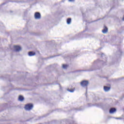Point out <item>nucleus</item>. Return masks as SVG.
<instances>
[{
  "mask_svg": "<svg viewBox=\"0 0 124 124\" xmlns=\"http://www.w3.org/2000/svg\"><path fill=\"white\" fill-rule=\"evenodd\" d=\"M33 107V105L31 104H28L25 107V109L27 111H30V110H31L32 108Z\"/></svg>",
  "mask_w": 124,
  "mask_h": 124,
  "instance_id": "f257e3e1",
  "label": "nucleus"
},
{
  "mask_svg": "<svg viewBox=\"0 0 124 124\" xmlns=\"http://www.w3.org/2000/svg\"><path fill=\"white\" fill-rule=\"evenodd\" d=\"M80 84L82 87H87L89 85V81L87 80H83L81 82Z\"/></svg>",
  "mask_w": 124,
  "mask_h": 124,
  "instance_id": "f03ea898",
  "label": "nucleus"
},
{
  "mask_svg": "<svg viewBox=\"0 0 124 124\" xmlns=\"http://www.w3.org/2000/svg\"><path fill=\"white\" fill-rule=\"evenodd\" d=\"M34 18L36 20L41 19V15L38 12H36L34 14Z\"/></svg>",
  "mask_w": 124,
  "mask_h": 124,
  "instance_id": "7ed1b4c3",
  "label": "nucleus"
},
{
  "mask_svg": "<svg viewBox=\"0 0 124 124\" xmlns=\"http://www.w3.org/2000/svg\"><path fill=\"white\" fill-rule=\"evenodd\" d=\"M14 48L16 52H19V51H21V47L18 46H14Z\"/></svg>",
  "mask_w": 124,
  "mask_h": 124,
  "instance_id": "20e7f679",
  "label": "nucleus"
},
{
  "mask_svg": "<svg viewBox=\"0 0 124 124\" xmlns=\"http://www.w3.org/2000/svg\"><path fill=\"white\" fill-rule=\"evenodd\" d=\"M115 111H116V109L115 108H111L109 109V113L113 114V113H115Z\"/></svg>",
  "mask_w": 124,
  "mask_h": 124,
  "instance_id": "39448f33",
  "label": "nucleus"
},
{
  "mask_svg": "<svg viewBox=\"0 0 124 124\" xmlns=\"http://www.w3.org/2000/svg\"><path fill=\"white\" fill-rule=\"evenodd\" d=\"M108 32V28L106 26L104 27V30H102L103 33H106Z\"/></svg>",
  "mask_w": 124,
  "mask_h": 124,
  "instance_id": "423d86ee",
  "label": "nucleus"
},
{
  "mask_svg": "<svg viewBox=\"0 0 124 124\" xmlns=\"http://www.w3.org/2000/svg\"><path fill=\"white\" fill-rule=\"evenodd\" d=\"M104 90L105 92H109L110 91V87L107 86L104 87Z\"/></svg>",
  "mask_w": 124,
  "mask_h": 124,
  "instance_id": "0eeeda50",
  "label": "nucleus"
},
{
  "mask_svg": "<svg viewBox=\"0 0 124 124\" xmlns=\"http://www.w3.org/2000/svg\"><path fill=\"white\" fill-rule=\"evenodd\" d=\"M28 55L30 57H32V56H34L35 53L32 51H30L29 52Z\"/></svg>",
  "mask_w": 124,
  "mask_h": 124,
  "instance_id": "6e6552de",
  "label": "nucleus"
},
{
  "mask_svg": "<svg viewBox=\"0 0 124 124\" xmlns=\"http://www.w3.org/2000/svg\"><path fill=\"white\" fill-rule=\"evenodd\" d=\"M18 99L19 101H23L24 100V97H23L22 95H19Z\"/></svg>",
  "mask_w": 124,
  "mask_h": 124,
  "instance_id": "1a4fd4ad",
  "label": "nucleus"
},
{
  "mask_svg": "<svg viewBox=\"0 0 124 124\" xmlns=\"http://www.w3.org/2000/svg\"><path fill=\"white\" fill-rule=\"evenodd\" d=\"M71 23V18H68L67 19V24H68V25H70Z\"/></svg>",
  "mask_w": 124,
  "mask_h": 124,
  "instance_id": "9d476101",
  "label": "nucleus"
},
{
  "mask_svg": "<svg viewBox=\"0 0 124 124\" xmlns=\"http://www.w3.org/2000/svg\"><path fill=\"white\" fill-rule=\"evenodd\" d=\"M67 91L70 93H74V89H67Z\"/></svg>",
  "mask_w": 124,
  "mask_h": 124,
  "instance_id": "9b49d317",
  "label": "nucleus"
},
{
  "mask_svg": "<svg viewBox=\"0 0 124 124\" xmlns=\"http://www.w3.org/2000/svg\"><path fill=\"white\" fill-rule=\"evenodd\" d=\"M62 68H63L64 69H66V68H67V65L65 64H63Z\"/></svg>",
  "mask_w": 124,
  "mask_h": 124,
  "instance_id": "f8f14e48",
  "label": "nucleus"
},
{
  "mask_svg": "<svg viewBox=\"0 0 124 124\" xmlns=\"http://www.w3.org/2000/svg\"><path fill=\"white\" fill-rule=\"evenodd\" d=\"M103 56L104 57V58H106L105 55H104V54H102V55H101V57H103Z\"/></svg>",
  "mask_w": 124,
  "mask_h": 124,
  "instance_id": "ddd939ff",
  "label": "nucleus"
},
{
  "mask_svg": "<svg viewBox=\"0 0 124 124\" xmlns=\"http://www.w3.org/2000/svg\"><path fill=\"white\" fill-rule=\"evenodd\" d=\"M69 1H74V0H69Z\"/></svg>",
  "mask_w": 124,
  "mask_h": 124,
  "instance_id": "4468645a",
  "label": "nucleus"
},
{
  "mask_svg": "<svg viewBox=\"0 0 124 124\" xmlns=\"http://www.w3.org/2000/svg\"><path fill=\"white\" fill-rule=\"evenodd\" d=\"M79 111H81L82 109L81 108H80L79 109H78Z\"/></svg>",
  "mask_w": 124,
  "mask_h": 124,
  "instance_id": "2eb2a0df",
  "label": "nucleus"
},
{
  "mask_svg": "<svg viewBox=\"0 0 124 124\" xmlns=\"http://www.w3.org/2000/svg\"><path fill=\"white\" fill-rule=\"evenodd\" d=\"M116 119H117V120L120 119V118H116Z\"/></svg>",
  "mask_w": 124,
  "mask_h": 124,
  "instance_id": "dca6fc26",
  "label": "nucleus"
},
{
  "mask_svg": "<svg viewBox=\"0 0 124 124\" xmlns=\"http://www.w3.org/2000/svg\"><path fill=\"white\" fill-rule=\"evenodd\" d=\"M54 57H55V56H52L50 58H54Z\"/></svg>",
  "mask_w": 124,
  "mask_h": 124,
  "instance_id": "f3484780",
  "label": "nucleus"
},
{
  "mask_svg": "<svg viewBox=\"0 0 124 124\" xmlns=\"http://www.w3.org/2000/svg\"><path fill=\"white\" fill-rule=\"evenodd\" d=\"M106 62V60H105Z\"/></svg>",
  "mask_w": 124,
  "mask_h": 124,
  "instance_id": "a211bd4d",
  "label": "nucleus"
}]
</instances>
